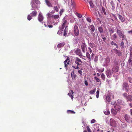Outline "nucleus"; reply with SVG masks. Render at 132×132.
I'll return each instance as SVG.
<instances>
[{
  "label": "nucleus",
  "mask_w": 132,
  "mask_h": 132,
  "mask_svg": "<svg viewBox=\"0 0 132 132\" xmlns=\"http://www.w3.org/2000/svg\"><path fill=\"white\" fill-rule=\"evenodd\" d=\"M99 90H97L96 92V97L97 98H98L99 96Z\"/></svg>",
  "instance_id": "obj_50"
},
{
  "label": "nucleus",
  "mask_w": 132,
  "mask_h": 132,
  "mask_svg": "<svg viewBox=\"0 0 132 132\" xmlns=\"http://www.w3.org/2000/svg\"><path fill=\"white\" fill-rule=\"evenodd\" d=\"M98 30L99 32L101 33H102L103 32V28L102 27H100L98 28Z\"/></svg>",
  "instance_id": "obj_29"
},
{
  "label": "nucleus",
  "mask_w": 132,
  "mask_h": 132,
  "mask_svg": "<svg viewBox=\"0 0 132 132\" xmlns=\"http://www.w3.org/2000/svg\"><path fill=\"white\" fill-rule=\"evenodd\" d=\"M76 52L77 54L79 55L80 57H81L82 56V54L81 52V51L80 49H78L76 51Z\"/></svg>",
  "instance_id": "obj_15"
},
{
  "label": "nucleus",
  "mask_w": 132,
  "mask_h": 132,
  "mask_svg": "<svg viewBox=\"0 0 132 132\" xmlns=\"http://www.w3.org/2000/svg\"><path fill=\"white\" fill-rule=\"evenodd\" d=\"M65 27L62 25V26L60 28V30L63 31Z\"/></svg>",
  "instance_id": "obj_53"
},
{
  "label": "nucleus",
  "mask_w": 132,
  "mask_h": 132,
  "mask_svg": "<svg viewBox=\"0 0 132 132\" xmlns=\"http://www.w3.org/2000/svg\"><path fill=\"white\" fill-rule=\"evenodd\" d=\"M95 91L96 88L93 90L90 91L89 92V93L90 94H93L95 93Z\"/></svg>",
  "instance_id": "obj_40"
},
{
  "label": "nucleus",
  "mask_w": 132,
  "mask_h": 132,
  "mask_svg": "<svg viewBox=\"0 0 132 132\" xmlns=\"http://www.w3.org/2000/svg\"><path fill=\"white\" fill-rule=\"evenodd\" d=\"M89 46L92 48H93L95 46V45L93 43H89Z\"/></svg>",
  "instance_id": "obj_36"
},
{
  "label": "nucleus",
  "mask_w": 132,
  "mask_h": 132,
  "mask_svg": "<svg viewBox=\"0 0 132 132\" xmlns=\"http://www.w3.org/2000/svg\"><path fill=\"white\" fill-rule=\"evenodd\" d=\"M113 50L114 51L115 53L116 54H117V53H118L119 52V51L117 50L116 48L114 49Z\"/></svg>",
  "instance_id": "obj_55"
},
{
  "label": "nucleus",
  "mask_w": 132,
  "mask_h": 132,
  "mask_svg": "<svg viewBox=\"0 0 132 132\" xmlns=\"http://www.w3.org/2000/svg\"><path fill=\"white\" fill-rule=\"evenodd\" d=\"M37 12L36 11H34L32 12L30 14L32 16L34 17L36 16L37 14Z\"/></svg>",
  "instance_id": "obj_26"
},
{
  "label": "nucleus",
  "mask_w": 132,
  "mask_h": 132,
  "mask_svg": "<svg viewBox=\"0 0 132 132\" xmlns=\"http://www.w3.org/2000/svg\"><path fill=\"white\" fill-rule=\"evenodd\" d=\"M97 71L99 72H102L103 71L104 69L103 70H101L100 69H97Z\"/></svg>",
  "instance_id": "obj_60"
},
{
  "label": "nucleus",
  "mask_w": 132,
  "mask_h": 132,
  "mask_svg": "<svg viewBox=\"0 0 132 132\" xmlns=\"http://www.w3.org/2000/svg\"><path fill=\"white\" fill-rule=\"evenodd\" d=\"M33 3H35L37 5L39 4H40V2L38 0H33Z\"/></svg>",
  "instance_id": "obj_30"
},
{
  "label": "nucleus",
  "mask_w": 132,
  "mask_h": 132,
  "mask_svg": "<svg viewBox=\"0 0 132 132\" xmlns=\"http://www.w3.org/2000/svg\"><path fill=\"white\" fill-rule=\"evenodd\" d=\"M101 77L103 80H104L105 79V76L103 73H102L101 75Z\"/></svg>",
  "instance_id": "obj_43"
},
{
  "label": "nucleus",
  "mask_w": 132,
  "mask_h": 132,
  "mask_svg": "<svg viewBox=\"0 0 132 132\" xmlns=\"http://www.w3.org/2000/svg\"><path fill=\"white\" fill-rule=\"evenodd\" d=\"M72 4V7L73 9H75V6H76V4L75 3L73 2H72V0H71V2Z\"/></svg>",
  "instance_id": "obj_37"
},
{
  "label": "nucleus",
  "mask_w": 132,
  "mask_h": 132,
  "mask_svg": "<svg viewBox=\"0 0 132 132\" xmlns=\"http://www.w3.org/2000/svg\"><path fill=\"white\" fill-rule=\"evenodd\" d=\"M75 42L77 43L78 41L79 40V39L78 38H75L74 39Z\"/></svg>",
  "instance_id": "obj_62"
},
{
  "label": "nucleus",
  "mask_w": 132,
  "mask_h": 132,
  "mask_svg": "<svg viewBox=\"0 0 132 132\" xmlns=\"http://www.w3.org/2000/svg\"><path fill=\"white\" fill-rule=\"evenodd\" d=\"M73 32L76 36L79 35V31L78 26L77 25H75L73 27Z\"/></svg>",
  "instance_id": "obj_4"
},
{
  "label": "nucleus",
  "mask_w": 132,
  "mask_h": 132,
  "mask_svg": "<svg viewBox=\"0 0 132 132\" xmlns=\"http://www.w3.org/2000/svg\"><path fill=\"white\" fill-rule=\"evenodd\" d=\"M86 57L89 59V61H90V55L89 54L88 52H87L86 53Z\"/></svg>",
  "instance_id": "obj_33"
},
{
  "label": "nucleus",
  "mask_w": 132,
  "mask_h": 132,
  "mask_svg": "<svg viewBox=\"0 0 132 132\" xmlns=\"http://www.w3.org/2000/svg\"><path fill=\"white\" fill-rule=\"evenodd\" d=\"M31 6L32 8V10H35L36 8H38L37 5L35 3H33L32 1L31 2Z\"/></svg>",
  "instance_id": "obj_14"
},
{
  "label": "nucleus",
  "mask_w": 132,
  "mask_h": 132,
  "mask_svg": "<svg viewBox=\"0 0 132 132\" xmlns=\"http://www.w3.org/2000/svg\"><path fill=\"white\" fill-rule=\"evenodd\" d=\"M67 112L68 113L74 114L75 113V112L72 110H68L67 111Z\"/></svg>",
  "instance_id": "obj_44"
},
{
  "label": "nucleus",
  "mask_w": 132,
  "mask_h": 132,
  "mask_svg": "<svg viewBox=\"0 0 132 132\" xmlns=\"http://www.w3.org/2000/svg\"><path fill=\"white\" fill-rule=\"evenodd\" d=\"M130 56H132V46H131L130 47Z\"/></svg>",
  "instance_id": "obj_57"
},
{
  "label": "nucleus",
  "mask_w": 132,
  "mask_h": 132,
  "mask_svg": "<svg viewBox=\"0 0 132 132\" xmlns=\"http://www.w3.org/2000/svg\"><path fill=\"white\" fill-rule=\"evenodd\" d=\"M91 33L92 34L94 39H97V37L98 38H99V36H98V34L97 32H91Z\"/></svg>",
  "instance_id": "obj_9"
},
{
  "label": "nucleus",
  "mask_w": 132,
  "mask_h": 132,
  "mask_svg": "<svg viewBox=\"0 0 132 132\" xmlns=\"http://www.w3.org/2000/svg\"><path fill=\"white\" fill-rule=\"evenodd\" d=\"M119 18L120 19V21L122 22H124L125 21V19L124 17H122L121 15L118 14V16Z\"/></svg>",
  "instance_id": "obj_20"
},
{
  "label": "nucleus",
  "mask_w": 132,
  "mask_h": 132,
  "mask_svg": "<svg viewBox=\"0 0 132 132\" xmlns=\"http://www.w3.org/2000/svg\"><path fill=\"white\" fill-rule=\"evenodd\" d=\"M106 99L108 102H110L111 101V98L109 95H108L106 97Z\"/></svg>",
  "instance_id": "obj_31"
},
{
  "label": "nucleus",
  "mask_w": 132,
  "mask_h": 132,
  "mask_svg": "<svg viewBox=\"0 0 132 132\" xmlns=\"http://www.w3.org/2000/svg\"><path fill=\"white\" fill-rule=\"evenodd\" d=\"M54 11H51L50 13L52 14H53L55 12H57L59 11V9L57 6H55L53 7Z\"/></svg>",
  "instance_id": "obj_13"
},
{
  "label": "nucleus",
  "mask_w": 132,
  "mask_h": 132,
  "mask_svg": "<svg viewBox=\"0 0 132 132\" xmlns=\"http://www.w3.org/2000/svg\"><path fill=\"white\" fill-rule=\"evenodd\" d=\"M106 73L107 77L110 78L111 75V72L110 70H108L106 71Z\"/></svg>",
  "instance_id": "obj_18"
},
{
  "label": "nucleus",
  "mask_w": 132,
  "mask_h": 132,
  "mask_svg": "<svg viewBox=\"0 0 132 132\" xmlns=\"http://www.w3.org/2000/svg\"><path fill=\"white\" fill-rule=\"evenodd\" d=\"M119 70V66H118L113 65L112 70V72L116 73L118 72Z\"/></svg>",
  "instance_id": "obj_7"
},
{
  "label": "nucleus",
  "mask_w": 132,
  "mask_h": 132,
  "mask_svg": "<svg viewBox=\"0 0 132 132\" xmlns=\"http://www.w3.org/2000/svg\"><path fill=\"white\" fill-rule=\"evenodd\" d=\"M111 112L114 115H116L117 113V112L114 109H112Z\"/></svg>",
  "instance_id": "obj_34"
},
{
  "label": "nucleus",
  "mask_w": 132,
  "mask_h": 132,
  "mask_svg": "<svg viewBox=\"0 0 132 132\" xmlns=\"http://www.w3.org/2000/svg\"><path fill=\"white\" fill-rule=\"evenodd\" d=\"M115 109L117 111H119L120 109V106L118 105H116L114 106Z\"/></svg>",
  "instance_id": "obj_27"
},
{
  "label": "nucleus",
  "mask_w": 132,
  "mask_h": 132,
  "mask_svg": "<svg viewBox=\"0 0 132 132\" xmlns=\"http://www.w3.org/2000/svg\"><path fill=\"white\" fill-rule=\"evenodd\" d=\"M73 93V92L72 90H71L70 91V93H68V95H69L70 97L71 98L72 100H73V96L72 95Z\"/></svg>",
  "instance_id": "obj_22"
},
{
  "label": "nucleus",
  "mask_w": 132,
  "mask_h": 132,
  "mask_svg": "<svg viewBox=\"0 0 132 132\" xmlns=\"http://www.w3.org/2000/svg\"><path fill=\"white\" fill-rule=\"evenodd\" d=\"M109 31L110 32V34L111 35V34L113 33L114 32V31L112 29H110L109 30Z\"/></svg>",
  "instance_id": "obj_48"
},
{
  "label": "nucleus",
  "mask_w": 132,
  "mask_h": 132,
  "mask_svg": "<svg viewBox=\"0 0 132 132\" xmlns=\"http://www.w3.org/2000/svg\"><path fill=\"white\" fill-rule=\"evenodd\" d=\"M111 44L112 45H114L115 46H116V48H118V45L117 44L114 42L113 41H112L111 42Z\"/></svg>",
  "instance_id": "obj_38"
},
{
  "label": "nucleus",
  "mask_w": 132,
  "mask_h": 132,
  "mask_svg": "<svg viewBox=\"0 0 132 132\" xmlns=\"http://www.w3.org/2000/svg\"><path fill=\"white\" fill-rule=\"evenodd\" d=\"M110 125L112 126L115 127L116 125V122L115 120L113 119H111L110 120Z\"/></svg>",
  "instance_id": "obj_10"
},
{
  "label": "nucleus",
  "mask_w": 132,
  "mask_h": 132,
  "mask_svg": "<svg viewBox=\"0 0 132 132\" xmlns=\"http://www.w3.org/2000/svg\"><path fill=\"white\" fill-rule=\"evenodd\" d=\"M45 2L46 5L49 7H53L52 4V3L48 0H45Z\"/></svg>",
  "instance_id": "obj_19"
},
{
  "label": "nucleus",
  "mask_w": 132,
  "mask_h": 132,
  "mask_svg": "<svg viewBox=\"0 0 132 132\" xmlns=\"http://www.w3.org/2000/svg\"><path fill=\"white\" fill-rule=\"evenodd\" d=\"M89 4L91 7L92 8H93L94 7V5L92 2L90 1L89 2Z\"/></svg>",
  "instance_id": "obj_42"
},
{
  "label": "nucleus",
  "mask_w": 132,
  "mask_h": 132,
  "mask_svg": "<svg viewBox=\"0 0 132 132\" xmlns=\"http://www.w3.org/2000/svg\"><path fill=\"white\" fill-rule=\"evenodd\" d=\"M64 12V10L63 9H61L60 11V15H62V13Z\"/></svg>",
  "instance_id": "obj_63"
},
{
  "label": "nucleus",
  "mask_w": 132,
  "mask_h": 132,
  "mask_svg": "<svg viewBox=\"0 0 132 132\" xmlns=\"http://www.w3.org/2000/svg\"><path fill=\"white\" fill-rule=\"evenodd\" d=\"M65 45V43L64 42H63L58 44L57 45V47L58 48H61L64 46Z\"/></svg>",
  "instance_id": "obj_21"
},
{
  "label": "nucleus",
  "mask_w": 132,
  "mask_h": 132,
  "mask_svg": "<svg viewBox=\"0 0 132 132\" xmlns=\"http://www.w3.org/2000/svg\"><path fill=\"white\" fill-rule=\"evenodd\" d=\"M86 128L89 132H92L89 126H87L86 127Z\"/></svg>",
  "instance_id": "obj_56"
},
{
  "label": "nucleus",
  "mask_w": 132,
  "mask_h": 132,
  "mask_svg": "<svg viewBox=\"0 0 132 132\" xmlns=\"http://www.w3.org/2000/svg\"><path fill=\"white\" fill-rule=\"evenodd\" d=\"M112 37L113 40L116 39L118 38L117 34L116 33L114 34L112 36Z\"/></svg>",
  "instance_id": "obj_32"
},
{
  "label": "nucleus",
  "mask_w": 132,
  "mask_h": 132,
  "mask_svg": "<svg viewBox=\"0 0 132 132\" xmlns=\"http://www.w3.org/2000/svg\"><path fill=\"white\" fill-rule=\"evenodd\" d=\"M122 52H121L120 51H119V52L117 53V55L118 56H121L122 55Z\"/></svg>",
  "instance_id": "obj_52"
},
{
  "label": "nucleus",
  "mask_w": 132,
  "mask_h": 132,
  "mask_svg": "<svg viewBox=\"0 0 132 132\" xmlns=\"http://www.w3.org/2000/svg\"><path fill=\"white\" fill-rule=\"evenodd\" d=\"M127 101H128L130 102L132 101V96L130 95H128L127 97Z\"/></svg>",
  "instance_id": "obj_25"
},
{
  "label": "nucleus",
  "mask_w": 132,
  "mask_h": 132,
  "mask_svg": "<svg viewBox=\"0 0 132 132\" xmlns=\"http://www.w3.org/2000/svg\"><path fill=\"white\" fill-rule=\"evenodd\" d=\"M71 75L72 79L73 80H76V75L74 71H73L71 73Z\"/></svg>",
  "instance_id": "obj_16"
},
{
  "label": "nucleus",
  "mask_w": 132,
  "mask_h": 132,
  "mask_svg": "<svg viewBox=\"0 0 132 132\" xmlns=\"http://www.w3.org/2000/svg\"><path fill=\"white\" fill-rule=\"evenodd\" d=\"M124 42L123 41H122L121 43H120V46L122 48L124 47Z\"/></svg>",
  "instance_id": "obj_46"
},
{
  "label": "nucleus",
  "mask_w": 132,
  "mask_h": 132,
  "mask_svg": "<svg viewBox=\"0 0 132 132\" xmlns=\"http://www.w3.org/2000/svg\"><path fill=\"white\" fill-rule=\"evenodd\" d=\"M131 56H130V57H129V60L128 62H129V64L131 66H132V58Z\"/></svg>",
  "instance_id": "obj_24"
},
{
  "label": "nucleus",
  "mask_w": 132,
  "mask_h": 132,
  "mask_svg": "<svg viewBox=\"0 0 132 132\" xmlns=\"http://www.w3.org/2000/svg\"><path fill=\"white\" fill-rule=\"evenodd\" d=\"M67 21L65 19H63V21L62 25L65 27L66 26H67Z\"/></svg>",
  "instance_id": "obj_28"
},
{
  "label": "nucleus",
  "mask_w": 132,
  "mask_h": 132,
  "mask_svg": "<svg viewBox=\"0 0 132 132\" xmlns=\"http://www.w3.org/2000/svg\"><path fill=\"white\" fill-rule=\"evenodd\" d=\"M110 61V58L109 57H107L105 59V62H104V65L107 66L109 64Z\"/></svg>",
  "instance_id": "obj_11"
},
{
  "label": "nucleus",
  "mask_w": 132,
  "mask_h": 132,
  "mask_svg": "<svg viewBox=\"0 0 132 132\" xmlns=\"http://www.w3.org/2000/svg\"><path fill=\"white\" fill-rule=\"evenodd\" d=\"M125 118L126 121L128 123H130L132 121V118L127 114H126L125 115Z\"/></svg>",
  "instance_id": "obj_5"
},
{
  "label": "nucleus",
  "mask_w": 132,
  "mask_h": 132,
  "mask_svg": "<svg viewBox=\"0 0 132 132\" xmlns=\"http://www.w3.org/2000/svg\"><path fill=\"white\" fill-rule=\"evenodd\" d=\"M95 121H96L95 120V119H92L91 121V123H94L95 122Z\"/></svg>",
  "instance_id": "obj_64"
},
{
  "label": "nucleus",
  "mask_w": 132,
  "mask_h": 132,
  "mask_svg": "<svg viewBox=\"0 0 132 132\" xmlns=\"http://www.w3.org/2000/svg\"><path fill=\"white\" fill-rule=\"evenodd\" d=\"M77 16L79 18H81L82 17V15L81 14L79 13H77Z\"/></svg>",
  "instance_id": "obj_58"
},
{
  "label": "nucleus",
  "mask_w": 132,
  "mask_h": 132,
  "mask_svg": "<svg viewBox=\"0 0 132 132\" xmlns=\"http://www.w3.org/2000/svg\"><path fill=\"white\" fill-rule=\"evenodd\" d=\"M52 17L54 18V19H57L59 18V15H52Z\"/></svg>",
  "instance_id": "obj_35"
},
{
  "label": "nucleus",
  "mask_w": 132,
  "mask_h": 132,
  "mask_svg": "<svg viewBox=\"0 0 132 132\" xmlns=\"http://www.w3.org/2000/svg\"><path fill=\"white\" fill-rule=\"evenodd\" d=\"M104 113L105 115H108L110 113V112L109 111L107 110L106 111L104 112Z\"/></svg>",
  "instance_id": "obj_51"
},
{
  "label": "nucleus",
  "mask_w": 132,
  "mask_h": 132,
  "mask_svg": "<svg viewBox=\"0 0 132 132\" xmlns=\"http://www.w3.org/2000/svg\"><path fill=\"white\" fill-rule=\"evenodd\" d=\"M89 28L91 30V32H93L95 31V28L94 25H91L89 26Z\"/></svg>",
  "instance_id": "obj_23"
},
{
  "label": "nucleus",
  "mask_w": 132,
  "mask_h": 132,
  "mask_svg": "<svg viewBox=\"0 0 132 132\" xmlns=\"http://www.w3.org/2000/svg\"><path fill=\"white\" fill-rule=\"evenodd\" d=\"M87 20L89 22H91V19L89 18H87Z\"/></svg>",
  "instance_id": "obj_59"
},
{
  "label": "nucleus",
  "mask_w": 132,
  "mask_h": 132,
  "mask_svg": "<svg viewBox=\"0 0 132 132\" xmlns=\"http://www.w3.org/2000/svg\"><path fill=\"white\" fill-rule=\"evenodd\" d=\"M32 16L31 15H28L27 17V19L28 20H30L32 19Z\"/></svg>",
  "instance_id": "obj_45"
},
{
  "label": "nucleus",
  "mask_w": 132,
  "mask_h": 132,
  "mask_svg": "<svg viewBox=\"0 0 132 132\" xmlns=\"http://www.w3.org/2000/svg\"><path fill=\"white\" fill-rule=\"evenodd\" d=\"M86 47V44L85 43H81V48L82 52L85 53V47Z\"/></svg>",
  "instance_id": "obj_17"
},
{
  "label": "nucleus",
  "mask_w": 132,
  "mask_h": 132,
  "mask_svg": "<svg viewBox=\"0 0 132 132\" xmlns=\"http://www.w3.org/2000/svg\"><path fill=\"white\" fill-rule=\"evenodd\" d=\"M102 12H103L104 14L106 15V14L105 12V9H104V7H102Z\"/></svg>",
  "instance_id": "obj_47"
},
{
  "label": "nucleus",
  "mask_w": 132,
  "mask_h": 132,
  "mask_svg": "<svg viewBox=\"0 0 132 132\" xmlns=\"http://www.w3.org/2000/svg\"><path fill=\"white\" fill-rule=\"evenodd\" d=\"M38 19L40 22H42L43 21L44 17L41 13H39V14L38 17Z\"/></svg>",
  "instance_id": "obj_12"
},
{
  "label": "nucleus",
  "mask_w": 132,
  "mask_h": 132,
  "mask_svg": "<svg viewBox=\"0 0 132 132\" xmlns=\"http://www.w3.org/2000/svg\"><path fill=\"white\" fill-rule=\"evenodd\" d=\"M78 73L80 74V76H81L82 73V71L81 70H78Z\"/></svg>",
  "instance_id": "obj_54"
},
{
  "label": "nucleus",
  "mask_w": 132,
  "mask_h": 132,
  "mask_svg": "<svg viewBox=\"0 0 132 132\" xmlns=\"http://www.w3.org/2000/svg\"><path fill=\"white\" fill-rule=\"evenodd\" d=\"M47 15L48 17L51 18L52 17L51 16L52 15H51L50 13H48L47 14Z\"/></svg>",
  "instance_id": "obj_61"
},
{
  "label": "nucleus",
  "mask_w": 132,
  "mask_h": 132,
  "mask_svg": "<svg viewBox=\"0 0 132 132\" xmlns=\"http://www.w3.org/2000/svg\"><path fill=\"white\" fill-rule=\"evenodd\" d=\"M67 27V26H66L65 27V28L64 31L63 35L64 36H65L67 34V30L66 29Z\"/></svg>",
  "instance_id": "obj_39"
},
{
  "label": "nucleus",
  "mask_w": 132,
  "mask_h": 132,
  "mask_svg": "<svg viewBox=\"0 0 132 132\" xmlns=\"http://www.w3.org/2000/svg\"><path fill=\"white\" fill-rule=\"evenodd\" d=\"M67 57L66 59L64 62V67L65 68L67 67V65L69 64L70 62V60L69 57L67 56Z\"/></svg>",
  "instance_id": "obj_6"
},
{
  "label": "nucleus",
  "mask_w": 132,
  "mask_h": 132,
  "mask_svg": "<svg viewBox=\"0 0 132 132\" xmlns=\"http://www.w3.org/2000/svg\"><path fill=\"white\" fill-rule=\"evenodd\" d=\"M128 79L129 82L132 84V78L129 77L128 78Z\"/></svg>",
  "instance_id": "obj_49"
},
{
  "label": "nucleus",
  "mask_w": 132,
  "mask_h": 132,
  "mask_svg": "<svg viewBox=\"0 0 132 132\" xmlns=\"http://www.w3.org/2000/svg\"><path fill=\"white\" fill-rule=\"evenodd\" d=\"M94 79L96 80V82H100V84L101 83V81L100 80V79L97 77H94Z\"/></svg>",
  "instance_id": "obj_41"
},
{
  "label": "nucleus",
  "mask_w": 132,
  "mask_h": 132,
  "mask_svg": "<svg viewBox=\"0 0 132 132\" xmlns=\"http://www.w3.org/2000/svg\"><path fill=\"white\" fill-rule=\"evenodd\" d=\"M116 32L119 37L121 38L122 40H127V38L126 36L122 33V32L119 30L117 29Z\"/></svg>",
  "instance_id": "obj_2"
},
{
  "label": "nucleus",
  "mask_w": 132,
  "mask_h": 132,
  "mask_svg": "<svg viewBox=\"0 0 132 132\" xmlns=\"http://www.w3.org/2000/svg\"><path fill=\"white\" fill-rule=\"evenodd\" d=\"M75 63L77 64L75 65H72V67L76 69H78L79 68L78 66L81 64L82 63V62L81 60L78 57H76L75 61Z\"/></svg>",
  "instance_id": "obj_1"
},
{
  "label": "nucleus",
  "mask_w": 132,
  "mask_h": 132,
  "mask_svg": "<svg viewBox=\"0 0 132 132\" xmlns=\"http://www.w3.org/2000/svg\"><path fill=\"white\" fill-rule=\"evenodd\" d=\"M122 89L123 90H125L127 92L129 91V86L128 83L126 82H123L122 85Z\"/></svg>",
  "instance_id": "obj_3"
},
{
  "label": "nucleus",
  "mask_w": 132,
  "mask_h": 132,
  "mask_svg": "<svg viewBox=\"0 0 132 132\" xmlns=\"http://www.w3.org/2000/svg\"><path fill=\"white\" fill-rule=\"evenodd\" d=\"M119 61L118 59L116 58H115L113 63V65L118 66H119Z\"/></svg>",
  "instance_id": "obj_8"
}]
</instances>
